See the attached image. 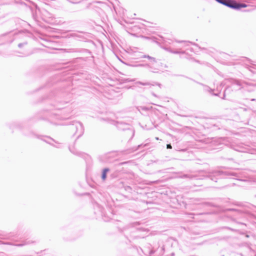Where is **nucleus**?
Wrapping results in <instances>:
<instances>
[{"label": "nucleus", "instance_id": "33", "mask_svg": "<svg viewBox=\"0 0 256 256\" xmlns=\"http://www.w3.org/2000/svg\"><path fill=\"white\" fill-rule=\"evenodd\" d=\"M156 140H158V138H156Z\"/></svg>", "mask_w": 256, "mask_h": 256}, {"label": "nucleus", "instance_id": "17", "mask_svg": "<svg viewBox=\"0 0 256 256\" xmlns=\"http://www.w3.org/2000/svg\"><path fill=\"white\" fill-rule=\"evenodd\" d=\"M27 44L26 42L20 43L18 44V46L20 48H22L24 45H26Z\"/></svg>", "mask_w": 256, "mask_h": 256}, {"label": "nucleus", "instance_id": "14", "mask_svg": "<svg viewBox=\"0 0 256 256\" xmlns=\"http://www.w3.org/2000/svg\"><path fill=\"white\" fill-rule=\"evenodd\" d=\"M32 242H30V240H26L24 242L22 243L18 244H15V246H24Z\"/></svg>", "mask_w": 256, "mask_h": 256}, {"label": "nucleus", "instance_id": "22", "mask_svg": "<svg viewBox=\"0 0 256 256\" xmlns=\"http://www.w3.org/2000/svg\"><path fill=\"white\" fill-rule=\"evenodd\" d=\"M228 88L224 90V96L222 97V99H224L225 98V96H226V91L227 90Z\"/></svg>", "mask_w": 256, "mask_h": 256}, {"label": "nucleus", "instance_id": "27", "mask_svg": "<svg viewBox=\"0 0 256 256\" xmlns=\"http://www.w3.org/2000/svg\"><path fill=\"white\" fill-rule=\"evenodd\" d=\"M44 140L45 142H48V144H50V142H48V141H47V140Z\"/></svg>", "mask_w": 256, "mask_h": 256}, {"label": "nucleus", "instance_id": "1", "mask_svg": "<svg viewBox=\"0 0 256 256\" xmlns=\"http://www.w3.org/2000/svg\"><path fill=\"white\" fill-rule=\"evenodd\" d=\"M143 58H148L150 62L146 64L149 69L150 71L154 73H158V71L163 72L164 68H167L166 64H162L160 62L157 60L156 58L150 56L148 55H144L142 56Z\"/></svg>", "mask_w": 256, "mask_h": 256}, {"label": "nucleus", "instance_id": "25", "mask_svg": "<svg viewBox=\"0 0 256 256\" xmlns=\"http://www.w3.org/2000/svg\"><path fill=\"white\" fill-rule=\"evenodd\" d=\"M180 54H185V51L180 50Z\"/></svg>", "mask_w": 256, "mask_h": 256}, {"label": "nucleus", "instance_id": "13", "mask_svg": "<svg viewBox=\"0 0 256 256\" xmlns=\"http://www.w3.org/2000/svg\"><path fill=\"white\" fill-rule=\"evenodd\" d=\"M144 54H142L140 52H134L133 54V56L134 57H136V58H144L142 56H144Z\"/></svg>", "mask_w": 256, "mask_h": 256}, {"label": "nucleus", "instance_id": "11", "mask_svg": "<svg viewBox=\"0 0 256 256\" xmlns=\"http://www.w3.org/2000/svg\"><path fill=\"white\" fill-rule=\"evenodd\" d=\"M166 50H168V52H169L172 54H179L180 52V48L179 50H174L170 48H166Z\"/></svg>", "mask_w": 256, "mask_h": 256}, {"label": "nucleus", "instance_id": "30", "mask_svg": "<svg viewBox=\"0 0 256 256\" xmlns=\"http://www.w3.org/2000/svg\"><path fill=\"white\" fill-rule=\"evenodd\" d=\"M254 202H256V197H255Z\"/></svg>", "mask_w": 256, "mask_h": 256}, {"label": "nucleus", "instance_id": "12", "mask_svg": "<svg viewBox=\"0 0 256 256\" xmlns=\"http://www.w3.org/2000/svg\"><path fill=\"white\" fill-rule=\"evenodd\" d=\"M180 177L182 178H188L192 179V178H194L195 176L194 175L184 174L182 175Z\"/></svg>", "mask_w": 256, "mask_h": 256}, {"label": "nucleus", "instance_id": "10", "mask_svg": "<svg viewBox=\"0 0 256 256\" xmlns=\"http://www.w3.org/2000/svg\"><path fill=\"white\" fill-rule=\"evenodd\" d=\"M214 89H212L208 87V86H205V90L208 92L210 94H211L213 96H218V94L214 93Z\"/></svg>", "mask_w": 256, "mask_h": 256}, {"label": "nucleus", "instance_id": "20", "mask_svg": "<svg viewBox=\"0 0 256 256\" xmlns=\"http://www.w3.org/2000/svg\"><path fill=\"white\" fill-rule=\"evenodd\" d=\"M166 148L168 149H172V146L171 144H166Z\"/></svg>", "mask_w": 256, "mask_h": 256}, {"label": "nucleus", "instance_id": "21", "mask_svg": "<svg viewBox=\"0 0 256 256\" xmlns=\"http://www.w3.org/2000/svg\"><path fill=\"white\" fill-rule=\"evenodd\" d=\"M69 2L72 3V4H78L79 2H73V1H72L70 0H67Z\"/></svg>", "mask_w": 256, "mask_h": 256}, {"label": "nucleus", "instance_id": "2", "mask_svg": "<svg viewBox=\"0 0 256 256\" xmlns=\"http://www.w3.org/2000/svg\"><path fill=\"white\" fill-rule=\"evenodd\" d=\"M217 2L230 8L238 10L241 8L246 7V4L243 3H239L234 0H216Z\"/></svg>", "mask_w": 256, "mask_h": 256}, {"label": "nucleus", "instance_id": "6", "mask_svg": "<svg viewBox=\"0 0 256 256\" xmlns=\"http://www.w3.org/2000/svg\"><path fill=\"white\" fill-rule=\"evenodd\" d=\"M212 174L216 176L224 175L232 176L236 178L238 177V173L230 171L214 170L212 172Z\"/></svg>", "mask_w": 256, "mask_h": 256}, {"label": "nucleus", "instance_id": "9", "mask_svg": "<svg viewBox=\"0 0 256 256\" xmlns=\"http://www.w3.org/2000/svg\"><path fill=\"white\" fill-rule=\"evenodd\" d=\"M176 42H178V43L183 44L182 46V47H184V46H188V44H192L194 45L197 46V44L192 43V42H190V41L177 40H176Z\"/></svg>", "mask_w": 256, "mask_h": 256}, {"label": "nucleus", "instance_id": "29", "mask_svg": "<svg viewBox=\"0 0 256 256\" xmlns=\"http://www.w3.org/2000/svg\"><path fill=\"white\" fill-rule=\"evenodd\" d=\"M14 125H15V124H14ZM12 126H13V124H12V126H10V128H11V129H12Z\"/></svg>", "mask_w": 256, "mask_h": 256}, {"label": "nucleus", "instance_id": "3", "mask_svg": "<svg viewBox=\"0 0 256 256\" xmlns=\"http://www.w3.org/2000/svg\"><path fill=\"white\" fill-rule=\"evenodd\" d=\"M228 82H230L232 85L238 86L237 90L244 89L248 92H252L253 89L252 88V85L244 81L239 80L234 78H230L226 80Z\"/></svg>", "mask_w": 256, "mask_h": 256}, {"label": "nucleus", "instance_id": "28", "mask_svg": "<svg viewBox=\"0 0 256 256\" xmlns=\"http://www.w3.org/2000/svg\"><path fill=\"white\" fill-rule=\"evenodd\" d=\"M14 125H15V124H14ZM12 126H13V124H12V126H10V128H11V129H12Z\"/></svg>", "mask_w": 256, "mask_h": 256}, {"label": "nucleus", "instance_id": "26", "mask_svg": "<svg viewBox=\"0 0 256 256\" xmlns=\"http://www.w3.org/2000/svg\"><path fill=\"white\" fill-rule=\"evenodd\" d=\"M251 101H256V99L252 98V99H251Z\"/></svg>", "mask_w": 256, "mask_h": 256}, {"label": "nucleus", "instance_id": "23", "mask_svg": "<svg viewBox=\"0 0 256 256\" xmlns=\"http://www.w3.org/2000/svg\"><path fill=\"white\" fill-rule=\"evenodd\" d=\"M227 210H230V211H237L236 210V209H233V208H228Z\"/></svg>", "mask_w": 256, "mask_h": 256}, {"label": "nucleus", "instance_id": "32", "mask_svg": "<svg viewBox=\"0 0 256 256\" xmlns=\"http://www.w3.org/2000/svg\"><path fill=\"white\" fill-rule=\"evenodd\" d=\"M50 140H52V141H54V139H52V138H49Z\"/></svg>", "mask_w": 256, "mask_h": 256}, {"label": "nucleus", "instance_id": "18", "mask_svg": "<svg viewBox=\"0 0 256 256\" xmlns=\"http://www.w3.org/2000/svg\"><path fill=\"white\" fill-rule=\"evenodd\" d=\"M126 64L128 65V66H144L142 64H139L135 65V66H133V65H132V64Z\"/></svg>", "mask_w": 256, "mask_h": 256}, {"label": "nucleus", "instance_id": "8", "mask_svg": "<svg viewBox=\"0 0 256 256\" xmlns=\"http://www.w3.org/2000/svg\"><path fill=\"white\" fill-rule=\"evenodd\" d=\"M110 170L109 168H104L102 170V172L101 178L102 181H105L106 179L107 174Z\"/></svg>", "mask_w": 256, "mask_h": 256}, {"label": "nucleus", "instance_id": "7", "mask_svg": "<svg viewBox=\"0 0 256 256\" xmlns=\"http://www.w3.org/2000/svg\"><path fill=\"white\" fill-rule=\"evenodd\" d=\"M137 84H140L142 86H154L155 85L158 86L159 87V88H161V84L160 83L154 82L153 84H150V82H138Z\"/></svg>", "mask_w": 256, "mask_h": 256}, {"label": "nucleus", "instance_id": "19", "mask_svg": "<svg viewBox=\"0 0 256 256\" xmlns=\"http://www.w3.org/2000/svg\"><path fill=\"white\" fill-rule=\"evenodd\" d=\"M154 250H150V251L148 252V255H149L150 256H152L153 254H154Z\"/></svg>", "mask_w": 256, "mask_h": 256}, {"label": "nucleus", "instance_id": "5", "mask_svg": "<svg viewBox=\"0 0 256 256\" xmlns=\"http://www.w3.org/2000/svg\"><path fill=\"white\" fill-rule=\"evenodd\" d=\"M112 124L115 125L120 130H130V126L123 121H112Z\"/></svg>", "mask_w": 256, "mask_h": 256}, {"label": "nucleus", "instance_id": "15", "mask_svg": "<svg viewBox=\"0 0 256 256\" xmlns=\"http://www.w3.org/2000/svg\"><path fill=\"white\" fill-rule=\"evenodd\" d=\"M148 145V144H139L138 146L134 150V151H136L141 148H144L146 146H147Z\"/></svg>", "mask_w": 256, "mask_h": 256}, {"label": "nucleus", "instance_id": "24", "mask_svg": "<svg viewBox=\"0 0 256 256\" xmlns=\"http://www.w3.org/2000/svg\"><path fill=\"white\" fill-rule=\"evenodd\" d=\"M152 95L154 96V97H157L156 94L154 92L152 93Z\"/></svg>", "mask_w": 256, "mask_h": 256}, {"label": "nucleus", "instance_id": "16", "mask_svg": "<svg viewBox=\"0 0 256 256\" xmlns=\"http://www.w3.org/2000/svg\"><path fill=\"white\" fill-rule=\"evenodd\" d=\"M69 149H70V150L71 152L73 153L74 154L76 155H79L80 154V152H79L72 150L70 148Z\"/></svg>", "mask_w": 256, "mask_h": 256}, {"label": "nucleus", "instance_id": "31", "mask_svg": "<svg viewBox=\"0 0 256 256\" xmlns=\"http://www.w3.org/2000/svg\"><path fill=\"white\" fill-rule=\"evenodd\" d=\"M132 136H134V132L133 131H132Z\"/></svg>", "mask_w": 256, "mask_h": 256}, {"label": "nucleus", "instance_id": "4", "mask_svg": "<svg viewBox=\"0 0 256 256\" xmlns=\"http://www.w3.org/2000/svg\"><path fill=\"white\" fill-rule=\"evenodd\" d=\"M70 130L74 132V135H76L78 138L81 136L84 132V128L82 124L77 121L73 122L72 126H70Z\"/></svg>", "mask_w": 256, "mask_h": 256}]
</instances>
